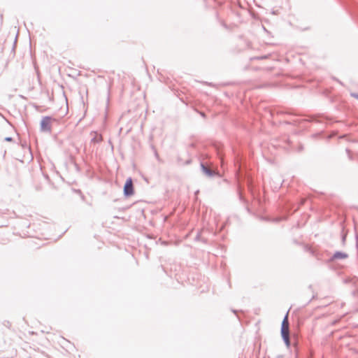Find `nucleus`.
<instances>
[{
  "label": "nucleus",
  "mask_w": 358,
  "mask_h": 358,
  "mask_svg": "<svg viewBox=\"0 0 358 358\" xmlns=\"http://www.w3.org/2000/svg\"><path fill=\"white\" fill-rule=\"evenodd\" d=\"M57 122V120L51 116L43 117L40 123L41 131L42 132L50 133L52 131V126Z\"/></svg>",
  "instance_id": "1"
},
{
  "label": "nucleus",
  "mask_w": 358,
  "mask_h": 358,
  "mask_svg": "<svg viewBox=\"0 0 358 358\" xmlns=\"http://www.w3.org/2000/svg\"><path fill=\"white\" fill-rule=\"evenodd\" d=\"M345 236H343V241H345Z\"/></svg>",
  "instance_id": "13"
},
{
  "label": "nucleus",
  "mask_w": 358,
  "mask_h": 358,
  "mask_svg": "<svg viewBox=\"0 0 358 358\" xmlns=\"http://www.w3.org/2000/svg\"><path fill=\"white\" fill-rule=\"evenodd\" d=\"M201 116L205 117V114L203 113H201Z\"/></svg>",
  "instance_id": "10"
},
{
  "label": "nucleus",
  "mask_w": 358,
  "mask_h": 358,
  "mask_svg": "<svg viewBox=\"0 0 358 358\" xmlns=\"http://www.w3.org/2000/svg\"><path fill=\"white\" fill-rule=\"evenodd\" d=\"M134 193L133 180L131 178H128L124 185V195L127 197L132 196Z\"/></svg>",
  "instance_id": "2"
},
{
  "label": "nucleus",
  "mask_w": 358,
  "mask_h": 358,
  "mask_svg": "<svg viewBox=\"0 0 358 358\" xmlns=\"http://www.w3.org/2000/svg\"><path fill=\"white\" fill-rule=\"evenodd\" d=\"M347 257H348V255L346 253L340 252V251H337L334 254L331 260L345 259Z\"/></svg>",
  "instance_id": "4"
},
{
  "label": "nucleus",
  "mask_w": 358,
  "mask_h": 358,
  "mask_svg": "<svg viewBox=\"0 0 358 358\" xmlns=\"http://www.w3.org/2000/svg\"><path fill=\"white\" fill-rule=\"evenodd\" d=\"M289 332V323L288 320V313L284 317L281 325V334Z\"/></svg>",
  "instance_id": "3"
},
{
  "label": "nucleus",
  "mask_w": 358,
  "mask_h": 358,
  "mask_svg": "<svg viewBox=\"0 0 358 358\" xmlns=\"http://www.w3.org/2000/svg\"><path fill=\"white\" fill-rule=\"evenodd\" d=\"M63 94H64V96H65V99H67V96H66L65 93L64 92Z\"/></svg>",
  "instance_id": "11"
},
{
  "label": "nucleus",
  "mask_w": 358,
  "mask_h": 358,
  "mask_svg": "<svg viewBox=\"0 0 358 358\" xmlns=\"http://www.w3.org/2000/svg\"><path fill=\"white\" fill-rule=\"evenodd\" d=\"M63 94H64V96H65V99H67V96H66L65 93L64 92Z\"/></svg>",
  "instance_id": "12"
},
{
  "label": "nucleus",
  "mask_w": 358,
  "mask_h": 358,
  "mask_svg": "<svg viewBox=\"0 0 358 358\" xmlns=\"http://www.w3.org/2000/svg\"><path fill=\"white\" fill-rule=\"evenodd\" d=\"M282 338L287 347L290 346L289 332L281 334Z\"/></svg>",
  "instance_id": "6"
},
{
  "label": "nucleus",
  "mask_w": 358,
  "mask_h": 358,
  "mask_svg": "<svg viewBox=\"0 0 358 358\" xmlns=\"http://www.w3.org/2000/svg\"><path fill=\"white\" fill-rule=\"evenodd\" d=\"M6 141H13V138L11 137H6L5 139H4Z\"/></svg>",
  "instance_id": "9"
},
{
  "label": "nucleus",
  "mask_w": 358,
  "mask_h": 358,
  "mask_svg": "<svg viewBox=\"0 0 358 358\" xmlns=\"http://www.w3.org/2000/svg\"><path fill=\"white\" fill-rule=\"evenodd\" d=\"M102 137L101 136H95L94 138H92V142L93 143H99L101 141Z\"/></svg>",
  "instance_id": "7"
},
{
  "label": "nucleus",
  "mask_w": 358,
  "mask_h": 358,
  "mask_svg": "<svg viewBox=\"0 0 358 358\" xmlns=\"http://www.w3.org/2000/svg\"><path fill=\"white\" fill-rule=\"evenodd\" d=\"M351 96H353V97H355L357 99H358V94L356 93V92H352L351 93Z\"/></svg>",
  "instance_id": "8"
},
{
  "label": "nucleus",
  "mask_w": 358,
  "mask_h": 358,
  "mask_svg": "<svg viewBox=\"0 0 358 358\" xmlns=\"http://www.w3.org/2000/svg\"><path fill=\"white\" fill-rule=\"evenodd\" d=\"M202 171L208 177H212L215 175V172L210 169L206 166L203 164H201Z\"/></svg>",
  "instance_id": "5"
}]
</instances>
